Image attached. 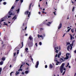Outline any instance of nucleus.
Instances as JSON below:
<instances>
[{
	"instance_id": "c03bdc74",
	"label": "nucleus",
	"mask_w": 76,
	"mask_h": 76,
	"mask_svg": "<svg viewBox=\"0 0 76 76\" xmlns=\"http://www.w3.org/2000/svg\"><path fill=\"white\" fill-rule=\"evenodd\" d=\"M17 49H18V48H15L14 50H17Z\"/></svg>"
},
{
	"instance_id": "4d7b16f0",
	"label": "nucleus",
	"mask_w": 76,
	"mask_h": 76,
	"mask_svg": "<svg viewBox=\"0 0 76 76\" xmlns=\"http://www.w3.org/2000/svg\"><path fill=\"white\" fill-rule=\"evenodd\" d=\"M39 14H41V12H39Z\"/></svg>"
},
{
	"instance_id": "1a4fd4ad",
	"label": "nucleus",
	"mask_w": 76,
	"mask_h": 76,
	"mask_svg": "<svg viewBox=\"0 0 76 76\" xmlns=\"http://www.w3.org/2000/svg\"><path fill=\"white\" fill-rule=\"evenodd\" d=\"M61 27H62V24H61V23H60L59 24V25L58 27V31H59V29L61 28Z\"/></svg>"
},
{
	"instance_id": "423d86ee",
	"label": "nucleus",
	"mask_w": 76,
	"mask_h": 76,
	"mask_svg": "<svg viewBox=\"0 0 76 76\" xmlns=\"http://www.w3.org/2000/svg\"><path fill=\"white\" fill-rule=\"evenodd\" d=\"M53 45L54 47H55V51L56 53H58V50H58V47H56V46L57 45L56 44H53Z\"/></svg>"
},
{
	"instance_id": "c85d7f7f",
	"label": "nucleus",
	"mask_w": 76,
	"mask_h": 76,
	"mask_svg": "<svg viewBox=\"0 0 76 76\" xmlns=\"http://www.w3.org/2000/svg\"><path fill=\"white\" fill-rule=\"evenodd\" d=\"M66 72V71H65L62 74V75H64Z\"/></svg>"
},
{
	"instance_id": "6e6552de",
	"label": "nucleus",
	"mask_w": 76,
	"mask_h": 76,
	"mask_svg": "<svg viewBox=\"0 0 76 76\" xmlns=\"http://www.w3.org/2000/svg\"><path fill=\"white\" fill-rule=\"evenodd\" d=\"M54 61H55L57 63L56 64V65H58V64L60 63V62L58 61L56 58L54 59Z\"/></svg>"
},
{
	"instance_id": "052dcab7",
	"label": "nucleus",
	"mask_w": 76,
	"mask_h": 76,
	"mask_svg": "<svg viewBox=\"0 0 76 76\" xmlns=\"http://www.w3.org/2000/svg\"><path fill=\"white\" fill-rule=\"evenodd\" d=\"M27 28V27H26L25 28V29H26Z\"/></svg>"
},
{
	"instance_id": "c756f323",
	"label": "nucleus",
	"mask_w": 76,
	"mask_h": 76,
	"mask_svg": "<svg viewBox=\"0 0 76 76\" xmlns=\"http://www.w3.org/2000/svg\"><path fill=\"white\" fill-rule=\"evenodd\" d=\"M69 66V63H68L67 64V66H66V67H68V66Z\"/></svg>"
},
{
	"instance_id": "72a5a7b5",
	"label": "nucleus",
	"mask_w": 76,
	"mask_h": 76,
	"mask_svg": "<svg viewBox=\"0 0 76 76\" xmlns=\"http://www.w3.org/2000/svg\"><path fill=\"white\" fill-rule=\"evenodd\" d=\"M39 45H42V43H41V42H39Z\"/></svg>"
},
{
	"instance_id": "6ab92c4d",
	"label": "nucleus",
	"mask_w": 76,
	"mask_h": 76,
	"mask_svg": "<svg viewBox=\"0 0 76 76\" xmlns=\"http://www.w3.org/2000/svg\"><path fill=\"white\" fill-rule=\"evenodd\" d=\"M71 29V28H69V29H68L67 30V31H66V32H69V31H70V29Z\"/></svg>"
},
{
	"instance_id": "412c9836",
	"label": "nucleus",
	"mask_w": 76,
	"mask_h": 76,
	"mask_svg": "<svg viewBox=\"0 0 76 76\" xmlns=\"http://www.w3.org/2000/svg\"><path fill=\"white\" fill-rule=\"evenodd\" d=\"M29 39H30V40H32V37H31V36H30L29 37Z\"/></svg>"
},
{
	"instance_id": "0e129e2a",
	"label": "nucleus",
	"mask_w": 76,
	"mask_h": 76,
	"mask_svg": "<svg viewBox=\"0 0 76 76\" xmlns=\"http://www.w3.org/2000/svg\"><path fill=\"white\" fill-rule=\"evenodd\" d=\"M43 11H44V10H45V9H43Z\"/></svg>"
},
{
	"instance_id": "20e7f679",
	"label": "nucleus",
	"mask_w": 76,
	"mask_h": 76,
	"mask_svg": "<svg viewBox=\"0 0 76 76\" xmlns=\"http://www.w3.org/2000/svg\"><path fill=\"white\" fill-rule=\"evenodd\" d=\"M72 45H68L67 47V50L68 51H69V50H72Z\"/></svg>"
},
{
	"instance_id": "5fc2aeb1",
	"label": "nucleus",
	"mask_w": 76,
	"mask_h": 76,
	"mask_svg": "<svg viewBox=\"0 0 76 76\" xmlns=\"http://www.w3.org/2000/svg\"><path fill=\"white\" fill-rule=\"evenodd\" d=\"M31 60L32 61H33V59L32 58H31Z\"/></svg>"
},
{
	"instance_id": "5701e85b",
	"label": "nucleus",
	"mask_w": 76,
	"mask_h": 76,
	"mask_svg": "<svg viewBox=\"0 0 76 76\" xmlns=\"http://www.w3.org/2000/svg\"><path fill=\"white\" fill-rule=\"evenodd\" d=\"M16 12H17V13H18L19 12V9H18V10H16Z\"/></svg>"
},
{
	"instance_id": "f8f14e48",
	"label": "nucleus",
	"mask_w": 76,
	"mask_h": 76,
	"mask_svg": "<svg viewBox=\"0 0 76 76\" xmlns=\"http://www.w3.org/2000/svg\"><path fill=\"white\" fill-rule=\"evenodd\" d=\"M61 53L60 52L59 53L58 55V58L60 57V56H61Z\"/></svg>"
},
{
	"instance_id": "4468645a",
	"label": "nucleus",
	"mask_w": 76,
	"mask_h": 76,
	"mask_svg": "<svg viewBox=\"0 0 76 76\" xmlns=\"http://www.w3.org/2000/svg\"><path fill=\"white\" fill-rule=\"evenodd\" d=\"M52 23V22H48L47 24V26H50V25H51V24Z\"/></svg>"
},
{
	"instance_id": "a878e982",
	"label": "nucleus",
	"mask_w": 76,
	"mask_h": 76,
	"mask_svg": "<svg viewBox=\"0 0 76 76\" xmlns=\"http://www.w3.org/2000/svg\"><path fill=\"white\" fill-rule=\"evenodd\" d=\"M16 53L15 52L14 53V56L15 57V56H16Z\"/></svg>"
},
{
	"instance_id": "09e8293b",
	"label": "nucleus",
	"mask_w": 76,
	"mask_h": 76,
	"mask_svg": "<svg viewBox=\"0 0 76 76\" xmlns=\"http://www.w3.org/2000/svg\"><path fill=\"white\" fill-rule=\"evenodd\" d=\"M24 72H22V75H24Z\"/></svg>"
},
{
	"instance_id": "4be33fe9",
	"label": "nucleus",
	"mask_w": 76,
	"mask_h": 76,
	"mask_svg": "<svg viewBox=\"0 0 76 76\" xmlns=\"http://www.w3.org/2000/svg\"><path fill=\"white\" fill-rule=\"evenodd\" d=\"M50 68H53V65L51 64H50Z\"/></svg>"
},
{
	"instance_id": "dca6fc26",
	"label": "nucleus",
	"mask_w": 76,
	"mask_h": 76,
	"mask_svg": "<svg viewBox=\"0 0 76 76\" xmlns=\"http://www.w3.org/2000/svg\"><path fill=\"white\" fill-rule=\"evenodd\" d=\"M6 60V58L4 57H3L2 58V60H3V61H4Z\"/></svg>"
},
{
	"instance_id": "c9c22d12",
	"label": "nucleus",
	"mask_w": 76,
	"mask_h": 76,
	"mask_svg": "<svg viewBox=\"0 0 76 76\" xmlns=\"http://www.w3.org/2000/svg\"><path fill=\"white\" fill-rule=\"evenodd\" d=\"M11 18V16L9 15L8 16V18Z\"/></svg>"
},
{
	"instance_id": "bb28decb",
	"label": "nucleus",
	"mask_w": 76,
	"mask_h": 76,
	"mask_svg": "<svg viewBox=\"0 0 76 76\" xmlns=\"http://www.w3.org/2000/svg\"><path fill=\"white\" fill-rule=\"evenodd\" d=\"M71 30V32H72V33H73L74 32V29H72Z\"/></svg>"
},
{
	"instance_id": "4c0bfd02",
	"label": "nucleus",
	"mask_w": 76,
	"mask_h": 76,
	"mask_svg": "<svg viewBox=\"0 0 76 76\" xmlns=\"http://www.w3.org/2000/svg\"><path fill=\"white\" fill-rule=\"evenodd\" d=\"M19 51V50H17V54H19V51Z\"/></svg>"
},
{
	"instance_id": "58836bf2",
	"label": "nucleus",
	"mask_w": 76,
	"mask_h": 76,
	"mask_svg": "<svg viewBox=\"0 0 76 76\" xmlns=\"http://www.w3.org/2000/svg\"><path fill=\"white\" fill-rule=\"evenodd\" d=\"M21 44H22V47H23V42H22L21 43Z\"/></svg>"
},
{
	"instance_id": "2f4dec72",
	"label": "nucleus",
	"mask_w": 76,
	"mask_h": 76,
	"mask_svg": "<svg viewBox=\"0 0 76 76\" xmlns=\"http://www.w3.org/2000/svg\"><path fill=\"white\" fill-rule=\"evenodd\" d=\"M25 50L26 51H28V48H26L25 49Z\"/></svg>"
},
{
	"instance_id": "7ed1b4c3",
	"label": "nucleus",
	"mask_w": 76,
	"mask_h": 76,
	"mask_svg": "<svg viewBox=\"0 0 76 76\" xmlns=\"http://www.w3.org/2000/svg\"><path fill=\"white\" fill-rule=\"evenodd\" d=\"M6 22V20L3 19H1L0 20V27H1V25H2V24H1V22H3V23H4V25H6V26H8L7 23H6V22Z\"/></svg>"
},
{
	"instance_id": "13d9d810",
	"label": "nucleus",
	"mask_w": 76,
	"mask_h": 76,
	"mask_svg": "<svg viewBox=\"0 0 76 76\" xmlns=\"http://www.w3.org/2000/svg\"><path fill=\"white\" fill-rule=\"evenodd\" d=\"M69 68H71V66H69Z\"/></svg>"
},
{
	"instance_id": "f704fd0d",
	"label": "nucleus",
	"mask_w": 76,
	"mask_h": 76,
	"mask_svg": "<svg viewBox=\"0 0 76 76\" xmlns=\"http://www.w3.org/2000/svg\"><path fill=\"white\" fill-rule=\"evenodd\" d=\"M6 2H4V3H3V4H4V5H5V4H6Z\"/></svg>"
},
{
	"instance_id": "774afa93",
	"label": "nucleus",
	"mask_w": 76,
	"mask_h": 76,
	"mask_svg": "<svg viewBox=\"0 0 76 76\" xmlns=\"http://www.w3.org/2000/svg\"><path fill=\"white\" fill-rule=\"evenodd\" d=\"M8 23H10V22L9 21L8 22Z\"/></svg>"
},
{
	"instance_id": "de8ad7c7",
	"label": "nucleus",
	"mask_w": 76,
	"mask_h": 76,
	"mask_svg": "<svg viewBox=\"0 0 76 76\" xmlns=\"http://www.w3.org/2000/svg\"><path fill=\"white\" fill-rule=\"evenodd\" d=\"M10 67L11 68L12 67V65H10Z\"/></svg>"
},
{
	"instance_id": "ea45409f",
	"label": "nucleus",
	"mask_w": 76,
	"mask_h": 76,
	"mask_svg": "<svg viewBox=\"0 0 76 76\" xmlns=\"http://www.w3.org/2000/svg\"><path fill=\"white\" fill-rule=\"evenodd\" d=\"M45 68H47V65H45Z\"/></svg>"
},
{
	"instance_id": "e433bc0d",
	"label": "nucleus",
	"mask_w": 76,
	"mask_h": 76,
	"mask_svg": "<svg viewBox=\"0 0 76 76\" xmlns=\"http://www.w3.org/2000/svg\"><path fill=\"white\" fill-rule=\"evenodd\" d=\"M13 73V72H12L10 73V76H12V74Z\"/></svg>"
},
{
	"instance_id": "e2e57ef3",
	"label": "nucleus",
	"mask_w": 76,
	"mask_h": 76,
	"mask_svg": "<svg viewBox=\"0 0 76 76\" xmlns=\"http://www.w3.org/2000/svg\"><path fill=\"white\" fill-rule=\"evenodd\" d=\"M43 37H45V34H43Z\"/></svg>"
},
{
	"instance_id": "473e14b6",
	"label": "nucleus",
	"mask_w": 76,
	"mask_h": 76,
	"mask_svg": "<svg viewBox=\"0 0 76 76\" xmlns=\"http://www.w3.org/2000/svg\"><path fill=\"white\" fill-rule=\"evenodd\" d=\"M56 11H55V12H53L54 15H56Z\"/></svg>"
},
{
	"instance_id": "f3484780",
	"label": "nucleus",
	"mask_w": 76,
	"mask_h": 76,
	"mask_svg": "<svg viewBox=\"0 0 76 76\" xmlns=\"http://www.w3.org/2000/svg\"><path fill=\"white\" fill-rule=\"evenodd\" d=\"M38 37L39 38V37H41V38H43V37L42 36L38 34Z\"/></svg>"
},
{
	"instance_id": "f257e3e1",
	"label": "nucleus",
	"mask_w": 76,
	"mask_h": 76,
	"mask_svg": "<svg viewBox=\"0 0 76 76\" xmlns=\"http://www.w3.org/2000/svg\"><path fill=\"white\" fill-rule=\"evenodd\" d=\"M69 57H71V55L69 53H67L66 54V57L63 58H61L60 59V61H64V60H67Z\"/></svg>"
},
{
	"instance_id": "0eeeda50",
	"label": "nucleus",
	"mask_w": 76,
	"mask_h": 76,
	"mask_svg": "<svg viewBox=\"0 0 76 76\" xmlns=\"http://www.w3.org/2000/svg\"><path fill=\"white\" fill-rule=\"evenodd\" d=\"M25 15H28V17H29L30 15H31V12H29V11H27L25 12Z\"/></svg>"
},
{
	"instance_id": "a19ab883",
	"label": "nucleus",
	"mask_w": 76,
	"mask_h": 76,
	"mask_svg": "<svg viewBox=\"0 0 76 76\" xmlns=\"http://www.w3.org/2000/svg\"><path fill=\"white\" fill-rule=\"evenodd\" d=\"M35 45H36V47H38V45H37V43H36Z\"/></svg>"
},
{
	"instance_id": "39448f33",
	"label": "nucleus",
	"mask_w": 76,
	"mask_h": 76,
	"mask_svg": "<svg viewBox=\"0 0 76 76\" xmlns=\"http://www.w3.org/2000/svg\"><path fill=\"white\" fill-rule=\"evenodd\" d=\"M14 8V7L12 6L11 9L10 10V11L8 13L10 15H12L13 13L12 12V11L13 10V9Z\"/></svg>"
},
{
	"instance_id": "9d476101",
	"label": "nucleus",
	"mask_w": 76,
	"mask_h": 76,
	"mask_svg": "<svg viewBox=\"0 0 76 76\" xmlns=\"http://www.w3.org/2000/svg\"><path fill=\"white\" fill-rule=\"evenodd\" d=\"M39 65V61H37L36 64V65L35 66L36 68H38V65Z\"/></svg>"
},
{
	"instance_id": "b1692460",
	"label": "nucleus",
	"mask_w": 76,
	"mask_h": 76,
	"mask_svg": "<svg viewBox=\"0 0 76 76\" xmlns=\"http://www.w3.org/2000/svg\"><path fill=\"white\" fill-rule=\"evenodd\" d=\"M2 70V69L1 68H0V75H1V70Z\"/></svg>"
},
{
	"instance_id": "864d4df0",
	"label": "nucleus",
	"mask_w": 76,
	"mask_h": 76,
	"mask_svg": "<svg viewBox=\"0 0 76 76\" xmlns=\"http://www.w3.org/2000/svg\"><path fill=\"white\" fill-rule=\"evenodd\" d=\"M74 53H76V50H75V51H74Z\"/></svg>"
},
{
	"instance_id": "cd10ccee",
	"label": "nucleus",
	"mask_w": 76,
	"mask_h": 76,
	"mask_svg": "<svg viewBox=\"0 0 76 76\" xmlns=\"http://www.w3.org/2000/svg\"><path fill=\"white\" fill-rule=\"evenodd\" d=\"M19 72H18V71H17L16 72V73L15 74V75H18V74H19Z\"/></svg>"
},
{
	"instance_id": "f03ea898",
	"label": "nucleus",
	"mask_w": 76,
	"mask_h": 76,
	"mask_svg": "<svg viewBox=\"0 0 76 76\" xmlns=\"http://www.w3.org/2000/svg\"><path fill=\"white\" fill-rule=\"evenodd\" d=\"M65 65L64 63H63L61 66V67L60 68V70L61 73H63V70H66V68H64V66Z\"/></svg>"
},
{
	"instance_id": "393cba45",
	"label": "nucleus",
	"mask_w": 76,
	"mask_h": 76,
	"mask_svg": "<svg viewBox=\"0 0 76 76\" xmlns=\"http://www.w3.org/2000/svg\"><path fill=\"white\" fill-rule=\"evenodd\" d=\"M71 44H70V43L69 42H68L66 44L67 45H70Z\"/></svg>"
},
{
	"instance_id": "37998d69",
	"label": "nucleus",
	"mask_w": 76,
	"mask_h": 76,
	"mask_svg": "<svg viewBox=\"0 0 76 76\" xmlns=\"http://www.w3.org/2000/svg\"><path fill=\"white\" fill-rule=\"evenodd\" d=\"M26 64H27V66H29V64H28V63H26Z\"/></svg>"
},
{
	"instance_id": "338daca9",
	"label": "nucleus",
	"mask_w": 76,
	"mask_h": 76,
	"mask_svg": "<svg viewBox=\"0 0 76 76\" xmlns=\"http://www.w3.org/2000/svg\"><path fill=\"white\" fill-rule=\"evenodd\" d=\"M75 31L76 32V28H75Z\"/></svg>"
},
{
	"instance_id": "79ce46f5",
	"label": "nucleus",
	"mask_w": 76,
	"mask_h": 76,
	"mask_svg": "<svg viewBox=\"0 0 76 76\" xmlns=\"http://www.w3.org/2000/svg\"><path fill=\"white\" fill-rule=\"evenodd\" d=\"M21 3H22L23 1V0H20Z\"/></svg>"
},
{
	"instance_id": "6e6d98bb",
	"label": "nucleus",
	"mask_w": 76,
	"mask_h": 76,
	"mask_svg": "<svg viewBox=\"0 0 76 76\" xmlns=\"http://www.w3.org/2000/svg\"><path fill=\"white\" fill-rule=\"evenodd\" d=\"M31 4H30V6H29V8H30V7H31Z\"/></svg>"
},
{
	"instance_id": "bf43d9fd",
	"label": "nucleus",
	"mask_w": 76,
	"mask_h": 76,
	"mask_svg": "<svg viewBox=\"0 0 76 76\" xmlns=\"http://www.w3.org/2000/svg\"><path fill=\"white\" fill-rule=\"evenodd\" d=\"M27 35H28V34H25V36H27Z\"/></svg>"
},
{
	"instance_id": "680f3d73",
	"label": "nucleus",
	"mask_w": 76,
	"mask_h": 76,
	"mask_svg": "<svg viewBox=\"0 0 76 76\" xmlns=\"http://www.w3.org/2000/svg\"><path fill=\"white\" fill-rule=\"evenodd\" d=\"M19 0H16L15 1H19Z\"/></svg>"
},
{
	"instance_id": "7c9ffc66",
	"label": "nucleus",
	"mask_w": 76,
	"mask_h": 76,
	"mask_svg": "<svg viewBox=\"0 0 76 76\" xmlns=\"http://www.w3.org/2000/svg\"><path fill=\"white\" fill-rule=\"evenodd\" d=\"M18 71V72H20V71H22V69H19Z\"/></svg>"
},
{
	"instance_id": "69168bd1",
	"label": "nucleus",
	"mask_w": 76,
	"mask_h": 76,
	"mask_svg": "<svg viewBox=\"0 0 76 76\" xmlns=\"http://www.w3.org/2000/svg\"><path fill=\"white\" fill-rule=\"evenodd\" d=\"M46 5H47V2H46Z\"/></svg>"
},
{
	"instance_id": "49530a36",
	"label": "nucleus",
	"mask_w": 76,
	"mask_h": 76,
	"mask_svg": "<svg viewBox=\"0 0 76 76\" xmlns=\"http://www.w3.org/2000/svg\"><path fill=\"white\" fill-rule=\"evenodd\" d=\"M22 66H23V65H22L20 67V69H21V68L22 67Z\"/></svg>"
},
{
	"instance_id": "2eb2a0df",
	"label": "nucleus",
	"mask_w": 76,
	"mask_h": 76,
	"mask_svg": "<svg viewBox=\"0 0 76 76\" xmlns=\"http://www.w3.org/2000/svg\"><path fill=\"white\" fill-rule=\"evenodd\" d=\"M75 40H73L72 41V44H71L72 46H73V44H74V43L75 42Z\"/></svg>"
},
{
	"instance_id": "9b49d317",
	"label": "nucleus",
	"mask_w": 76,
	"mask_h": 76,
	"mask_svg": "<svg viewBox=\"0 0 76 76\" xmlns=\"http://www.w3.org/2000/svg\"><path fill=\"white\" fill-rule=\"evenodd\" d=\"M17 18L16 17V16L15 15V16L13 17V18L12 19V20H15V19H16Z\"/></svg>"
},
{
	"instance_id": "603ef678",
	"label": "nucleus",
	"mask_w": 76,
	"mask_h": 76,
	"mask_svg": "<svg viewBox=\"0 0 76 76\" xmlns=\"http://www.w3.org/2000/svg\"><path fill=\"white\" fill-rule=\"evenodd\" d=\"M56 57H57V54H56L55 56Z\"/></svg>"
},
{
	"instance_id": "a18cd8bd",
	"label": "nucleus",
	"mask_w": 76,
	"mask_h": 76,
	"mask_svg": "<svg viewBox=\"0 0 76 76\" xmlns=\"http://www.w3.org/2000/svg\"><path fill=\"white\" fill-rule=\"evenodd\" d=\"M21 57H22L23 56V55H22V54H21L20 55Z\"/></svg>"
},
{
	"instance_id": "8fccbe9b",
	"label": "nucleus",
	"mask_w": 76,
	"mask_h": 76,
	"mask_svg": "<svg viewBox=\"0 0 76 76\" xmlns=\"http://www.w3.org/2000/svg\"><path fill=\"white\" fill-rule=\"evenodd\" d=\"M42 13H45V12H44V11H42Z\"/></svg>"
},
{
	"instance_id": "ddd939ff",
	"label": "nucleus",
	"mask_w": 76,
	"mask_h": 76,
	"mask_svg": "<svg viewBox=\"0 0 76 76\" xmlns=\"http://www.w3.org/2000/svg\"><path fill=\"white\" fill-rule=\"evenodd\" d=\"M69 35L70 36L71 39L72 40V39H74V38H75L74 37H73V36H72V34H69Z\"/></svg>"
},
{
	"instance_id": "3c124183",
	"label": "nucleus",
	"mask_w": 76,
	"mask_h": 76,
	"mask_svg": "<svg viewBox=\"0 0 76 76\" xmlns=\"http://www.w3.org/2000/svg\"><path fill=\"white\" fill-rule=\"evenodd\" d=\"M69 28H70V27H67V29H69Z\"/></svg>"
},
{
	"instance_id": "aec40b11",
	"label": "nucleus",
	"mask_w": 76,
	"mask_h": 76,
	"mask_svg": "<svg viewBox=\"0 0 76 76\" xmlns=\"http://www.w3.org/2000/svg\"><path fill=\"white\" fill-rule=\"evenodd\" d=\"M26 74H28L29 73V71H26L25 72Z\"/></svg>"
},
{
	"instance_id": "a211bd4d",
	"label": "nucleus",
	"mask_w": 76,
	"mask_h": 76,
	"mask_svg": "<svg viewBox=\"0 0 76 76\" xmlns=\"http://www.w3.org/2000/svg\"><path fill=\"white\" fill-rule=\"evenodd\" d=\"M3 61H1V62H0V65H3Z\"/></svg>"
}]
</instances>
